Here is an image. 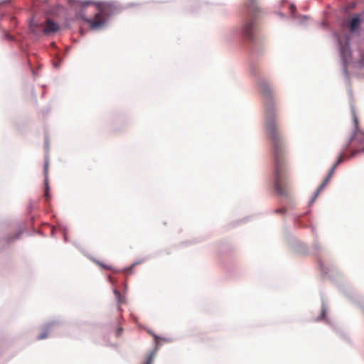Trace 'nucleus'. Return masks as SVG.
<instances>
[{
	"instance_id": "obj_13",
	"label": "nucleus",
	"mask_w": 364,
	"mask_h": 364,
	"mask_svg": "<svg viewBox=\"0 0 364 364\" xmlns=\"http://www.w3.org/2000/svg\"><path fill=\"white\" fill-rule=\"evenodd\" d=\"M45 197H46V200L48 201L50 199V196H49V187H48V183H46Z\"/></svg>"
},
{
	"instance_id": "obj_9",
	"label": "nucleus",
	"mask_w": 364,
	"mask_h": 364,
	"mask_svg": "<svg viewBox=\"0 0 364 364\" xmlns=\"http://www.w3.org/2000/svg\"><path fill=\"white\" fill-rule=\"evenodd\" d=\"M113 292H114L116 299L117 301V304L119 305V309L121 310L120 306L126 303V298L124 296L120 294V292L119 291H117V289H114Z\"/></svg>"
},
{
	"instance_id": "obj_2",
	"label": "nucleus",
	"mask_w": 364,
	"mask_h": 364,
	"mask_svg": "<svg viewBox=\"0 0 364 364\" xmlns=\"http://www.w3.org/2000/svg\"><path fill=\"white\" fill-rule=\"evenodd\" d=\"M245 12L251 19L243 23L241 32L247 41H254L255 39V23L253 18H255L260 11L257 0H245Z\"/></svg>"
},
{
	"instance_id": "obj_15",
	"label": "nucleus",
	"mask_w": 364,
	"mask_h": 364,
	"mask_svg": "<svg viewBox=\"0 0 364 364\" xmlns=\"http://www.w3.org/2000/svg\"><path fill=\"white\" fill-rule=\"evenodd\" d=\"M358 65H359V66H360V67H363V66H364V56H362V57L360 58V59L359 60V61H358Z\"/></svg>"
},
{
	"instance_id": "obj_4",
	"label": "nucleus",
	"mask_w": 364,
	"mask_h": 364,
	"mask_svg": "<svg viewBox=\"0 0 364 364\" xmlns=\"http://www.w3.org/2000/svg\"><path fill=\"white\" fill-rule=\"evenodd\" d=\"M343 160V154H341L337 160V161L333 165L332 168H331L328 176L324 179L323 183L319 186L318 189L316 190L315 195L312 199V201H314L316 198L318 196L319 193L323 189V188L326 186V185L329 182L331 177L333 176L336 167L338 166L339 164H341Z\"/></svg>"
},
{
	"instance_id": "obj_5",
	"label": "nucleus",
	"mask_w": 364,
	"mask_h": 364,
	"mask_svg": "<svg viewBox=\"0 0 364 364\" xmlns=\"http://www.w3.org/2000/svg\"><path fill=\"white\" fill-rule=\"evenodd\" d=\"M341 55L343 60V72L346 77L348 78V60L351 57V52L349 48L348 44H347L346 46H343L341 49Z\"/></svg>"
},
{
	"instance_id": "obj_1",
	"label": "nucleus",
	"mask_w": 364,
	"mask_h": 364,
	"mask_svg": "<svg viewBox=\"0 0 364 364\" xmlns=\"http://www.w3.org/2000/svg\"><path fill=\"white\" fill-rule=\"evenodd\" d=\"M258 86L264 100L265 130L271 143L274 159V188L279 196L289 198L291 186L288 181L286 151L275 120V105L272 92L269 83L264 80H261L258 82Z\"/></svg>"
},
{
	"instance_id": "obj_10",
	"label": "nucleus",
	"mask_w": 364,
	"mask_h": 364,
	"mask_svg": "<svg viewBox=\"0 0 364 364\" xmlns=\"http://www.w3.org/2000/svg\"><path fill=\"white\" fill-rule=\"evenodd\" d=\"M50 326H51L50 324L46 325L43 328V331L38 336L37 339L38 340H42V339L46 338L48 337L49 331L50 329Z\"/></svg>"
},
{
	"instance_id": "obj_16",
	"label": "nucleus",
	"mask_w": 364,
	"mask_h": 364,
	"mask_svg": "<svg viewBox=\"0 0 364 364\" xmlns=\"http://www.w3.org/2000/svg\"><path fill=\"white\" fill-rule=\"evenodd\" d=\"M97 264H98L99 265H100L101 267H102L103 268H105V269H112L111 266H108V265L103 264H102V263H101V262H97Z\"/></svg>"
},
{
	"instance_id": "obj_3",
	"label": "nucleus",
	"mask_w": 364,
	"mask_h": 364,
	"mask_svg": "<svg viewBox=\"0 0 364 364\" xmlns=\"http://www.w3.org/2000/svg\"><path fill=\"white\" fill-rule=\"evenodd\" d=\"M106 5L102 3L97 4L94 6L96 14L93 18H87L85 15H81L82 18L90 23V26L93 28L101 27L105 23L104 11Z\"/></svg>"
},
{
	"instance_id": "obj_7",
	"label": "nucleus",
	"mask_w": 364,
	"mask_h": 364,
	"mask_svg": "<svg viewBox=\"0 0 364 364\" xmlns=\"http://www.w3.org/2000/svg\"><path fill=\"white\" fill-rule=\"evenodd\" d=\"M360 18L359 16H354L348 24V27L350 32L357 31L360 28Z\"/></svg>"
},
{
	"instance_id": "obj_18",
	"label": "nucleus",
	"mask_w": 364,
	"mask_h": 364,
	"mask_svg": "<svg viewBox=\"0 0 364 364\" xmlns=\"http://www.w3.org/2000/svg\"><path fill=\"white\" fill-rule=\"evenodd\" d=\"M151 333V335H153V336H154V339H155V341H156L159 338L156 335H154V334H153V333Z\"/></svg>"
},
{
	"instance_id": "obj_11",
	"label": "nucleus",
	"mask_w": 364,
	"mask_h": 364,
	"mask_svg": "<svg viewBox=\"0 0 364 364\" xmlns=\"http://www.w3.org/2000/svg\"><path fill=\"white\" fill-rule=\"evenodd\" d=\"M155 355H156V350H153L151 351L147 356V358H146V361L145 363V364H152V362L154 360V358L155 357Z\"/></svg>"
},
{
	"instance_id": "obj_14",
	"label": "nucleus",
	"mask_w": 364,
	"mask_h": 364,
	"mask_svg": "<svg viewBox=\"0 0 364 364\" xmlns=\"http://www.w3.org/2000/svg\"><path fill=\"white\" fill-rule=\"evenodd\" d=\"M286 208H279V209H276L274 210V212L277 214L279 213H286Z\"/></svg>"
},
{
	"instance_id": "obj_12",
	"label": "nucleus",
	"mask_w": 364,
	"mask_h": 364,
	"mask_svg": "<svg viewBox=\"0 0 364 364\" xmlns=\"http://www.w3.org/2000/svg\"><path fill=\"white\" fill-rule=\"evenodd\" d=\"M352 115H353V119L355 127V129H356L355 131H358V118H357V116H356V113H355L354 109H352Z\"/></svg>"
},
{
	"instance_id": "obj_17",
	"label": "nucleus",
	"mask_w": 364,
	"mask_h": 364,
	"mask_svg": "<svg viewBox=\"0 0 364 364\" xmlns=\"http://www.w3.org/2000/svg\"><path fill=\"white\" fill-rule=\"evenodd\" d=\"M122 328H119L117 330V335H118V336H119V335H120V334H121V333H122Z\"/></svg>"
},
{
	"instance_id": "obj_6",
	"label": "nucleus",
	"mask_w": 364,
	"mask_h": 364,
	"mask_svg": "<svg viewBox=\"0 0 364 364\" xmlns=\"http://www.w3.org/2000/svg\"><path fill=\"white\" fill-rule=\"evenodd\" d=\"M59 29V26L58 23H55L53 21L50 19H48L46 21L45 27L43 29V32L46 34H50L51 33H55Z\"/></svg>"
},
{
	"instance_id": "obj_8",
	"label": "nucleus",
	"mask_w": 364,
	"mask_h": 364,
	"mask_svg": "<svg viewBox=\"0 0 364 364\" xmlns=\"http://www.w3.org/2000/svg\"><path fill=\"white\" fill-rule=\"evenodd\" d=\"M352 140L363 146V151H364V134L359 131H355Z\"/></svg>"
},
{
	"instance_id": "obj_19",
	"label": "nucleus",
	"mask_w": 364,
	"mask_h": 364,
	"mask_svg": "<svg viewBox=\"0 0 364 364\" xmlns=\"http://www.w3.org/2000/svg\"><path fill=\"white\" fill-rule=\"evenodd\" d=\"M324 313H325V311H324V309H323V311H322V316H324Z\"/></svg>"
}]
</instances>
